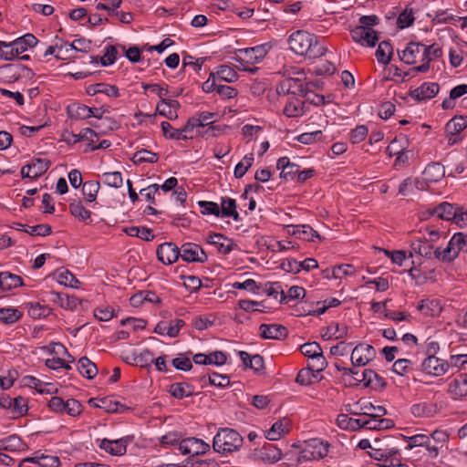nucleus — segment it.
Returning <instances> with one entry per match:
<instances>
[{"mask_svg":"<svg viewBox=\"0 0 467 467\" xmlns=\"http://www.w3.org/2000/svg\"><path fill=\"white\" fill-rule=\"evenodd\" d=\"M289 48L296 55L308 58H317L324 56L327 48L320 45L316 35L305 30H297L288 37Z\"/></svg>","mask_w":467,"mask_h":467,"instance_id":"obj_1","label":"nucleus"},{"mask_svg":"<svg viewBox=\"0 0 467 467\" xmlns=\"http://www.w3.org/2000/svg\"><path fill=\"white\" fill-rule=\"evenodd\" d=\"M244 443L242 435L231 428H220L213 437V448L216 452L226 454L237 451Z\"/></svg>","mask_w":467,"mask_h":467,"instance_id":"obj_2","label":"nucleus"},{"mask_svg":"<svg viewBox=\"0 0 467 467\" xmlns=\"http://www.w3.org/2000/svg\"><path fill=\"white\" fill-rule=\"evenodd\" d=\"M328 443L313 439L306 443L305 448L300 451L298 462L311 461L324 458L328 453Z\"/></svg>","mask_w":467,"mask_h":467,"instance_id":"obj_3","label":"nucleus"},{"mask_svg":"<svg viewBox=\"0 0 467 467\" xmlns=\"http://www.w3.org/2000/svg\"><path fill=\"white\" fill-rule=\"evenodd\" d=\"M210 444L204 441L195 437L182 439L179 443V451L183 455H191L192 457L204 454L210 451Z\"/></svg>","mask_w":467,"mask_h":467,"instance_id":"obj_4","label":"nucleus"},{"mask_svg":"<svg viewBox=\"0 0 467 467\" xmlns=\"http://www.w3.org/2000/svg\"><path fill=\"white\" fill-rule=\"evenodd\" d=\"M420 369L427 375L441 377L448 373V363L446 359L439 358L437 356H429L422 360Z\"/></svg>","mask_w":467,"mask_h":467,"instance_id":"obj_5","label":"nucleus"},{"mask_svg":"<svg viewBox=\"0 0 467 467\" xmlns=\"http://www.w3.org/2000/svg\"><path fill=\"white\" fill-rule=\"evenodd\" d=\"M376 357L375 348L368 344L359 343L352 350L351 363L353 366L363 367Z\"/></svg>","mask_w":467,"mask_h":467,"instance_id":"obj_6","label":"nucleus"},{"mask_svg":"<svg viewBox=\"0 0 467 467\" xmlns=\"http://www.w3.org/2000/svg\"><path fill=\"white\" fill-rule=\"evenodd\" d=\"M180 252V257L187 263H204L208 258L202 246L194 243L183 244Z\"/></svg>","mask_w":467,"mask_h":467,"instance_id":"obj_7","label":"nucleus"},{"mask_svg":"<svg viewBox=\"0 0 467 467\" xmlns=\"http://www.w3.org/2000/svg\"><path fill=\"white\" fill-rule=\"evenodd\" d=\"M266 53L267 50L263 45L239 49V55L236 61L241 65H254L262 61L266 56Z\"/></svg>","mask_w":467,"mask_h":467,"instance_id":"obj_8","label":"nucleus"},{"mask_svg":"<svg viewBox=\"0 0 467 467\" xmlns=\"http://www.w3.org/2000/svg\"><path fill=\"white\" fill-rule=\"evenodd\" d=\"M350 35L352 39L363 47H375L379 40L378 33L373 28H364L362 26H355Z\"/></svg>","mask_w":467,"mask_h":467,"instance_id":"obj_9","label":"nucleus"},{"mask_svg":"<svg viewBox=\"0 0 467 467\" xmlns=\"http://www.w3.org/2000/svg\"><path fill=\"white\" fill-rule=\"evenodd\" d=\"M157 257L164 265L175 263L181 254L180 248L172 242L163 243L157 248Z\"/></svg>","mask_w":467,"mask_h":467,"instance_id":"obj_10","label":"nucleus"},{"mask_svg":"<svg viewBox=\"0 0 467 467\" xmlns=\"http://www.w3.org/2000/svg\"><path fill=\"white\" fill-rule=\"evenodd\" d=\"M440 91V86L435 82H424L420 87L410 91V96L417 100L423 101L434 98Z\"/></svg>","mask_w":467,"mask_h":467,"instance_id":"obj_11","label":"nucleus"},{"mask_svg":"<svg viewBox=\"0 0 467 467\" xmlns=\"http://www.w3.org/2000/svg\"><path fill=\"white\" fill-rule=\"evenodd\" d=\"M423 44L418 42H410L405 49L398 51L400 59L408 65H414L419 59L421 60Z\"/></svg>","mask_w":467,"mask_h":467,"instance_id":"obj_12","label":"nucleus"},{"mask_svg":"<svg viewBox=\"0 0 467 467\" xmlns=\"http://www.w3.org/2000/svg\"><path fill=\"white\" fill-rule=\"evenodd\" d=\"M403 140L407 141L406 137H396L393 140L390 141V143L387 147V152L390 156L397 155V158L395 160L396 166H408L410 164V160L412 157L411 151L405 150L404 148L394 150V146L401 142V140Z\"/></svg>","mask_w":467,"mask_h":467,"instance_id":"obj_13","label":"nucleus"},{"mask_svg":"<svg viewBox=\"0 0 467 467\" xmlns=\"http://www.w3.org/2000/svg\"><path fill=\"white\" fill-rule=\"evenodd\" d=\"M260 336L265 339H285L288 335L287 328L279 324H262L259 327Z\"/></svg>","mask_w":467,"mask_h":467,"instance_id":"obj_14","label":"nucleus"},{"mask_svg":"<svg viewBox=\"0 0 467 467\" xmlns=\"http://www.w3.org/2000/svg\"><path fill=\"white\" fill-rule=\"evenodd\" d=\"M127 444V438H121L117 440L103 439L100 441L99 448L111 455L119 456L126 453Z\"/></svg>","mask_w":467,"mask_h":467,"instance_id":"obj_15","label":"nucleus"},{"mask_svg":"<svg viewBox=\"0 0 467 467\" xmlns=\"http://www.w3.org/2000/svg\"><path fill=\"white\" fill-rule=\"evenodd\" d=\"M458 205H454L450 202H443L439 205L429 208L427 213L431 216H436L438 219L445 220V221H453V218L456 214V209Z\"/></svg>","mask_w":467,"mask_h":467,"instance_id":"obj_16","label":"nucleus"},{"mask_svg":"<svg viewBox=\"0 0 467 467\" xmlns=\"http://www.w3.org/2000/svg\"><path fill=\"white\" fill-rule=\"evenodd\" d=\"M417 309L426 317H438L441 310L442 306L441 300L438 298H425L419 302Z\"/></svg>","mask_w":467,"mask_h":467,"instance_id":"obj_17","label":"nucleus"},{"mask_svg":"<svg viewBox=\"0 0 467 467\" xmlns=\"http://www.w3.org/2000/svg\"><path fill=\"white\" fill-rule=\"evenodd\" d=\"M276 168L281 170L280 177L285 181L294 180L297 177L299 165L290 161L288 157H281L277 160Z\"/></svg>","mask_w":467,"mask_h":467,"instance_id":"obj_18","label":"nucleus"},{"mask_svg":"<svg viewBox=\"0 0 467 467\" xmlns=\"http://www.w3.org/2000/svg\"><path fill=\"white\" fill-rule=\"evenodd\" d=\"M355 380L363 382L365 387L372 389H383L386 386L385 379L380 377L376 371L367 368L361 373V379L355 378Z\"/></svg>","mask_w":467,"mask_h":467,"instance_id":"obj_19","label":"nucleus"},{"mask_svg":"<svg viewBox=\"0 0 467 467\" xmlns=\"http://www.w3.org/2000/svg\"><path fill=\"white\" fill-rule=\"evenodd\" d=\"M37 42V38L33 34L27 33L14 41L6 42V45H9L8 47H15V53L19 56L29 47H35Z\"/></svg>","mask_w":467,"mask_h":467,"instance_id":"obj_20","label":"nucleus"},{"mask_svg":"<svg viewBox=\"0 0 467 467\" xmlns=\"http://www.w3.org/2000/svg\"><path fill=\"white\" fill-rule=\"evenodd\" d=\"M414 254L421 257L431 258L432 254L434 255L433 245L424 241L421 237L413 239L410 242L409 256L412 257Z\"/></svg>","mask_w":467,"mask_h":467,"instance_id":"obj_21","label":"nucleus"},{"mask_svg":"<svg viewBox=\"0 0 467 467\" xmlns=\"http://www.w3.org/2000/svg\"><path fill=\"white\" fill-rule=\"evenodd\" d=\"M448 393L455 400L467 396V374L459 375L448 386Z\"/></svg>","mask_w":467,"mask_h":467,"instance_id":"obj_22","label":"nucleus"},{"mask_svg":"<svg viewBox=\"0 0 467 467\" xmlns=\"http://www.w3.org/2000/svg\"><path fill=\"white\" fill-rule=\"evenodd\" d=\"M438 405L433 402L415 403L410 407V412L418 418H431L437 414Z\"/></svg>","mask_w":467,"mask_h":467,"instance_id":"obj_23","label":"nucleus"},{"mask_svg":"<svg viewBox=\"0 0 467 467\" xmlns=\"http://www.w3.org/2000/svg\"><path fill=\"white\" fill-rule=\"evenodd\" d=\"M290 431V421L287 419H283L275 421L271 429L266 432L265 438L269 441H278L284 435Z\"/></svg>","mask_w":467,"mask_h":467,"instance_id":"obj_24","label":"nucleus"},{"mask_svg":"<svg viewBox=\"0 0 467 467\" xmlns=\"http://www.w3.org/2000/svg\"><path fill=\"white\" fill-rule=\"evenodd\" d=\"M292 228V234L307 242L321 240L319 234L308 224L289 225Z\"/></svg>","mask_w":467,"mask_h":467,"instance_id":"obj_25","label":"nucleus"},{"mask_svg":"<svg viewBox=\"0 0 467 467\" xmlns=\"http://www.w3.org/2000/svg\"><path fill=\"white\" fill-rule=\"evenodd\" d=\"M220 212V217L222 218L231 217L237 222L241 220L237 212L236 201L230 197H222Z\"/></svg>","mask_w":467,"mask_h":467,"instance_id":"obj_26","label":"nucleus"},{"mask_svg":"<svg viewBox=\"0 0 467 467\" xmlns=\"http://www.w3.org/2000/svg\"><path fill=\"white\" fill-rule=\"evenodd\" d=\"M259 457L265 462L274 463L281 459L282 451L275 445L265 442L259 451Z\"/></svg>","mask_w":467,"mask_h":467,"instance_id":"obj_27","label":"nucleus"},{"mask_svg":"<svg viewBox=\"0 0 467 467\" xmlns=\"http://www.w3.org/2000/svg\"><path fill=\"white\" fill-rule=\"evenodd\" d=\"M49 300L67 310H74L78 305L77 297L58 292H50Z\"/></svg>","mask_w":467,"mask_h":467,"instance_id":"obj_28","label":"nucleus"},{"mask_svg":"<svg viewBox=\"0 0 467 467\" xmlns=\"http://www.w3.org/2000/svg\"><path fill=\"white\" fill-rule=\"evenodd\" d=\"M67 114L71 119H88L92 117L94 113L91 111V108L81 104L72 103L67 106Z\"/></svg>","mask_w":467,"mask_h":467,"instance_id":"obj_29","label":"nucleus"},{"mask_svg":"<svg viewBox=\"0 0 467 467\" xmlns=\"http://www.w3.org/2000/svg\"><path fill=\"white\" fill-rule=\"evenodd\" d=\"M208 243L215 245L220 253L228 254L236 246L232 240L225 238L221 234H213L208 236Z\"/></svg>","mask_w":467,"mask_h":467,"instance_id":"obj_30","label":"nucleus"},{"mask_svg":"<svg viewBox=\"0 0 467 467\" xmlns=\"http://www.w3.org/2000/svg\"><path fill=\"white\" fill-rule=\"evenodd\" d=\"M22 285L24 283L21 276L10 272H0V287L3 290L8 291Z\"/></svg>","mask_w":467,"mask_h":467,"instance_id":"obj_31","label":"nucleus"},{"mask_svg":"<svg viewBox=\"0 0 467 467\" xmlns=\"http://www.w3.org/2000/svg\"><path fill=\"white\" fill-rule=\"evenodd\" d=\"M16 230L27 233L32 236H47L49 235L52 232V228L49 224H37V225H28L25 223H16Z\"/></svg>","mask_w":467,"mask_h":467,"instance_id":"obj_32","label":"nucleus"},{"mask_svg":"<svg viewBox=\"0 0 467 467\" xmlns=\"http://www.w3.org/2000/svg\"><path fill=\"white\" fill-rule=\"evenodd\" d=\"M169 391L175 399L182 400L192 396L194 394V388L186 382H175L170 386Z\"/></svg>","mask_w":467,"mask_h":467,"instance_id":"obj_33","label":"nucleus"},{"mask_svg":"<svg viewBox=\"0 0 467 467\" xmlns=\"http://www.w3.org/2000/svg\"><path fill=\"white\" fill-rule=\"evenodd\" d=\"M25 461L38 464L41 467H58L60 464L58 457L43 453L39 454L38 451L33 457L26 458Z\"/></svg>","mask_w":467,"mask_h":467,"instance_id":"obj_34","label":"nucleus"},{"mask_svg":"<svg viewBox=\"0 0 467 467\" xmlns=\"http://www.w3.org/2000/svg\"><path fill=\"white\" fill-rule=\"evenodd\" d=\"M423 175L430 182H439L445 175L444 167L439 162H431L424 169Z\"/></svg>","mask_w":467,"mask_h":467,"instance_id":"obj_35","label":"nucleus"},{"mask_svg":"<svg viewBox=\"0 0 467 467\" xmlns=\"http://www.w3.org/2000/svg\"><path fill=\"white\" fill-rule=\"evenodd\" d=\"M78 369L83 377H86L88 379H93L98 373L96 364L87 357H82L78 359Z\"/></svg>","mask_w":467,"mask_h":467,"instance_id":"obj_36","label":"nucleus"},{"mask_svg":"<svg viewBox=\"0 0 467 467\" xmlns=\"http://www.w3.org/2000/svg\"><path fill=\"white\" fill-rule=\"evenodd\" d=\"M446 361L448 363V373H457L461 369L465 368L467 354H451Z\"/></svg>","mask_w":467,"mask_h":467,"instance_id":"obj_37","label":"nucleus"},{"mask_svg":"<svg viewBox=\"0 0 467 467\" xmlns=\"http://www.w3.org/2000/svg\"><path fill=\"white\" fill-rule=\"evenodd\" d=\"M3 444V451H22L26 449V444L16 434H12L4 438Z\"/></svg>","mask_w":467,"mask_h":467,"instance_id":"obj_38","label":"nucleus"},{"mask_svg":"<svg viewBox=\"0 0 467 467\" xmlns=\"http://www.w3.org/2000/svg\"><path fill=\"white\" fill-rule=\"evenodd\" d=\"M393 47L388 41H381L376 50L375 56L379 63L387 65L391 59Z\"/></svg>","mask_w":467,"mask_h":467,"instance_id":"obj_39","label":"nucleus"},{"mask_svg":"<svg viewBox=\"0 0 467 467\" xmlns=\"http://www.w3.org/2000/svg\"><path fill=\"white\" fill-rule=\"evenodd\" d=\"M57 281L65 286H68L71 288H78L79 285V281L76 278V276L67 269H60L55 273Z\"/></svg>","mask_w":467,"mask_h":467,"instance_id":"obj_40","label":"nucleus"},{"mask_svg":"<svg viewBox=\"0 0 467 467\" xmlns=\"http://www.w3.org/2000/svg\"><path fill=\"white\" fill-rule=\"evenodd\" d=\"M213 73L215 74V77L218 80L225 81L228 83L235 82L239 78L237 72L227 65L219 66L217 70Z\"/></svg>","mask_w":467,"mask_h":467,"instance_id":"obj_41","label":"nucleus"},{"mask_svg":"<svg viewBox=\"0 0 467 467\" xmlns=\"http://www.w3.org/2000/svg\"><path fill=\"white\" fill-rule=\"evenodd\" d=\"M284 114L288 118H296L304 114V103L297 98H292L285 108Z\"/></svg>","mask_w":467,"mask_h":467,"instance_id":"obj_42","label":"nucleus"},{"mask_svg":"<svg viewBox=\"0 0 467 467\" xmlns=\"http://www.w3.org/2000/svg\"><path fill=\"white\" fill-rule=\"evenodd\" d=\"M96 407L104 409L109 413H122L129 410L127 406L108 398L99 400V404L96 405Z\"/></svg>","mask_w":467,"mask_h":467,"instance_id":"obj_43","label":"nucleus"},{"mask_svg":"<svg viewBox=\"0 0 467 467\" xmlns=\"http://www.w3.org/2000/svg\"><path fill=\"white\" fill-rule=\"evenodd\" d=\"M50 161L47 159L36 158L32 160L31 163L26 164L30 166V171L33 173V177L36 179L42 176L50 167Z\"/></svg>","mask_w":467,"mask_h":467,"instance_id":"obj_44","label":"nucleus"},{"mask_svg":"<svg viewBox=\"0 0 467 467\" xmlns=\"http://www.w3.org/2000/svg\"><path fill=\"white\" fill-rule=\"evenodd\" d=\"M162 133L165 138L170 140H186L189 137L183 133L182 129H174L168 121L161 123Z\"/></svg>","mask_w":467,"mask_h":467,"instance_id":"obj_45","label":"nucleus"},{"mask_svg":"<svg viewBox=\"0 0 467 467\" xmlns=\"http://www.w3.org/2000/svg\"><path fill=\"white\" fill-rule=\"evenodd\" d=\"M19 69H23L21 64H6L0 67V75L8 79V82H16L20 78Z\"/></svg>","mask_w":467,"mask_h":467,"instance_id":"obj_46","label":"nucleus"},{"mask_svg":"<svg viewBox=\"0 0 467 467\" xmlns=\"http://www.w3.org/2000/svg\"><path fill=\"white\" fill-rule=\"evenodd\" d=\"M158 160H159V155L157 153L152 152L148 150H145V149L136 151L134 153L133 157L131 158V161L135 164H140L143 162L155 163L158 161Z\"/></svg>","mask_w":467,"mask_h":467,"instance_id":"obj_47","label":"nucleus"},{"mask_svg":"<svg viewBox=\"0 0 467 467\" xmlns=\"http://www.w3.org/2000/svg\"><path fill=\"white\" fill-rule=\"evenodd\" d=\"M467 127V122L463 117H454L445 126L448 135L457 136L462 130Z\"/></svg>","mask_w":467,"mask_h":467,"instance_id":"obj_48","label":"nucleus"},{"mask_svg":"<svg viewBox=\"0 0 467 467\" xmlns=\"http://www.w3.org/2000/svg\"><path fill=\"white\" fill-rule=\"evenodd\" d=\"M327 332L325 335H322V337H327V338L334 337L337 339L346 337L348 330L346 325L339 323H332L327 327Z\"/></svg>","mask_w":467,"mask_h":467,"instance_id":"obj_49","label":"nucleus"},{"mask_svg":"<svg viewBox=\"0 0 467 467\" xmlns=\"http://www.w3.org/2000/svg\"><path fill=\"white\" fill-rule=\"evenodd\" d=\"M100 184L98 181H88L83 184L82 192L88 202H91L96 200Z\"/></svg>","mask_w":467,"mask_h":467,"instance_id":"obj_50","label":"nucleus"},{"mask_svg":"<svg viewBox=\"0 0 467 467\" xmlns=\"http://www.w3.org/2000/svg\"><path fill=\"white\" fill-rule=\"evenodd\" d=\"M254 160L253 153L246 154L244 159L236 164L234 171V177L237 179L242 178L253 165Z\"/></svg>","mask_w":467,"mask_h":467,"instance_id":"obj_51","label":"nucleus"},{"mask_svg":"<svg viewBox=\"0 0 467 467\" xmlns=\"http://www.w3.org/2000/svg\"><path fill=\"white\" fill-rule=\"evenodd\" d=\"M69 212L74 217L81 221L90 219L91 216V212L86 209L80 202H71L69 204Z\"/></svg>","mask_w":467,"mask_h":467,"instance_id":"obj_52","label":"nucleus"},{"mask_svg":"<svg viewBox=\"0 0 467 467\" xmlns=\"http://www.w3.org/2000/svg\"><path fill=\"white\" fill-rule=\"evenodd\" d=\"M14 417L24 416L28 410L27 401L22 396L12 399L11 408Z\"/></svg>","mask_w":467,"mask_h":467,"instance_id":"obj_53","label":"nucleus"},{"mask_svg":"<svg viewBox=\"0 0 467 467\" xmlns=\"http://www.w3.org/2000/svg\"><path fill=\"white\" fill-rule=\"evenodd\" d=\"M83 406L78 400L75 399H68L64 400V408L62 410V413H67L69 416L77 417L81 414Z\"/></svg>","mask_w":467,"mask_h":467,"instance_id":"obj_54","label":"nucleus"},{"mask_svg":"<svg viewBox=\"0 0 467 467\" xmlns=\"http://www.w3.org/2000/svg\"><path fill=\"white\" fill-rule=\"evenodd\" d=\"M20 317L21 313L16 308H0V321L4 324H14Z\"/></svg>","mask_w":467,"mask_h":467,"instance_id":"obj_55","label":"nucleus"},{"mask_svg":"<svg viewBox=\"0 0 467 467\" xmlns=\"http://www.w3.org/2000/svg\"><path fill=\"white\" fill-rule=\"evenodd\" d=\"M102 179L103 182L109 187L120 188L123 184V178L119 171L104 172Z\"/></svg>","mask_w":467,"mask_h":467,"instance_id":"obj_56","label":"nucleus"},{"mask_svg":"<svg viewBox=\"0 0 467 467\" xmlns=\"http://www.w3.org/2000/svg\"><path fill=\"white\" fill-rule=\"evenodd\" d=\"M305 295L306 290L302 286L293 285L288 289L286 294L285 292H282L280 303L285 304L289 300H295L300 297H304Z\"/></svg>","mask_w":467,"mask_h":467,"instance_id":"obj_57","label":"nucleus"},{"mask_svg":"<svg viewBox=\"0 0 467 467\" xmlns=\"http://www.w3.org/2000/svg\"><path fill=\"white\" fill-rule=\"evenodd\" d=\"M392 370L400 376H406L412 371V362L407 358H400L393 363Z\"/></svg>","mask_w":467,"mask_h":467,"instance_id":"obj_58","label":"nucleus"},{"mask_svg":"<svg viewBox=\"0 0 467 467\" xmlns=\"http://www.w3.org/2000/svg\"><path fill=\"white\" fill-rule=\"evenodd\" d=\"M28 382L33 386L39 393H57V389H55L52 384L43 383L40 379L30 376L28 377Z\"/></svg>","mask_w":467,"mask_h":467,"instance_id":"obj_59","label":"nucleus"},{"mask_svg":"<svg viewBox=\"0 0 467 467\" xmlns=\"http://www.w3.org/2000/svg\"><path fill=\"white\" fill-rule=\"evenodd\" d=\"M287 81L291 82V94L296 96H303L307 86H317L314 82L306 83V85L303 84L302 80L298 78H286Z\"/></svg>","mask_w":467,"mask_h":467,"instance_id":"obj_60","label":"nucleus"},{"mask_svg":"<svg viewBox=\"0 0 467 467\" xmlns=\"http://www.w3.org/2000/svg\"><path fill=\"white\" fill-rule=\"evenodd\" d=\"M198 205L201 208V213L204 215L213 214L216 217H220V205L213 202L200 201Z\"/></svg>","mask_w":467,"mask_h":467,"instance_id":"obj_61","label":"nucleus"},{"mask_svg":"<svg viewBox=\"0 0 467 467\" xmlns=\"http://www.w3.org/2000/svg\"><path fill=\"white\" fill-rule=\"evenodd\" d=\"M300 351L304 356L309 358L323 352L320 345L315 341L303 344L300 347Z\"/></svg>","mask_w":467,"mask_h":467,"instance_id":"obj_62","label":"nucleus"},{"mask_svg":"<svg viewBox=\"0 0 467 467\" xmlns=\"http://www.w3.org/2000/svg\"><path fill=\"white\" fill-rule=\"evenodd\" d=\"M69 47H73L74 52L88 53L92 48V42L85 37H79L75 39Z\"/></svg>","mask_w":467,"mask_h":467,"instance_id":"obj_63","label":"nucleus"},{"mask_svg":"<svg viewBox=\"0 0 467 467\" xmlns=\"http://www.w3.org/2000/svg\"><path fill=\"white\" fill-rule=\"evenodd\" d=\"M335 71V65L329 61H322L314 67V72L317 76H331Z\"/></svg>","mask_w":467,"mask_h":467,"instance_id":"obj_64","label":"nucleus"}]
</instances>
